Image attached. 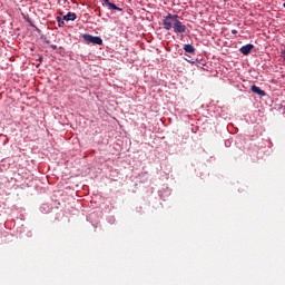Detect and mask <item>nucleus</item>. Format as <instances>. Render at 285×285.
<instances>
[{
    "label": "nucleus",
    "mask_w": 285,
    "mask_h": 285,
    "mask_svg": "<svg viewBox=\"0 0 285 285\" xmlns=\"http://www.w3.org/2000/svg\"><path fill=\"white\" fill-rule=\"evenodd\" d=\"M183 22L179 21V16L177 14H170L168 13L167 16H165V19L163 20V28H165V30L169 31L170 27L174 26H181Z\"/></svg>",
    "instance_id": "obj_1"
},
{
    "label": "nucleus",
    "mask_w": 285,
    "mask_h": 285,
    "mask_svg": "<svg viewBox=\"0 0 285 285\" xmlns=\"http://www.w3.org/2000/svg\"><path fill=\"white\" fill-rule=\"evenodd\" d=\"M82 40H85V42L87 43L96 46H101L104 43V40H101V38L87 33L82 35Z\"/></svg>",
    "instance_id": "obj_2"
},
{
    "label": "nucleus",
    "mask_w": 285,
    "mask_h": 285,
    "mask_svg": "<svg viewBox=\"0 0 285 285\" xmlns=\"http://www.w3.org/2000/svg\"><path fill=\"white\" fill-rule=\"evenodd\" d=\"M101 3H104V6H106L107 9H109V10L121 12V8L117 7L116 4H114L111 2H109V0H101Z\"/></svg>",
    "instance_id": "obj_3"
},
{
    "label": "nucleus",
    "mask_w": 285,
    "mask_h": 285,
    "mask_svg": "<svg viewBox=\"0 0 285 285\" xmlns=\"http://www.w3.org/2000/svg\"><path fill=\"white\" fill-rule=\"evenodd\" d=\"M170 29H173V32L175 33H185L187 31V27H185V24H174Z\"/></svg>",
    "instance_id": "obj_4"
},
{
    "label": "nucleus",
    "mask_w": 285,
    "mask_h": 285,
    "mask_svg": "<svg viewBox=\"0 0 285 285\" xmlns=\"http://www.w3.org/2000/svg\"><path fill=\"white\" fill-rule=\"evenodd\" d=\"M253 49H255V46H253V45L242 46L240 53L244 56H248L250 53V51H253Z\"/></svg>",
    "instance_id": "obj_5"
},
{
    "label": "nucleus",
    "mask_w": 285,
    "mask_h": 285,
    "mask_svg": "<svg viewBox=\"0 0 285 285\" xmlns=\"http://www.w3.org/2000/svg\"><path fill=\"white\" fill-rule=\"evenodd\" d=\"M250 90H252V92H254V94H256V95H258L261 97H265L266 96V92L263 91V89H261L259 87H257L255 85L250 87Z\"/></svg>",
    "instance_id": "obj_6"
},
{
    "label": "nucleus",
    "mask_w": 285,
    "mask_h": 285,
    "mask_svg": "<svg viewBox=\"0 0 285 285\" xmlns=\"http://www.w3.org/2000/svg\"><path fill=\"white\" fill-rule=\"evenodd\" d=\"M60 19L65 21H75L77 19V14L69 12Z\"/></svg>",
    "instance_id": "obj_7"
},
{
    "label": "nucleus",
    "mask_w": 285,
    "mask_h": 285,
    "mask_svg": "<svg viewBox=\"0 0 285 285\" xmlns=\"http://www.w3.org/2000/svg\"><path fill=\"white\" fill-rule=\"evenodd\" d=\"M183 50H185V52L193 55L195 53V48L191 45H185L183 46Z\"/></svg>",
    "instance_id": "obj_8"
},
{
    "label": "nucleus",
    "mask_w": 285,
    "mask_h": 285,
    "mask_svg": "<svg viewBox=\"0 0 285 285\" xmlns=\"http://www.w3.org/2000/svg\"><path fill=\"white\" fill-rule=\"evenodd\" d=\"M58 27L62 28L65 26V20L60 17L57 18Z\"/></svg>",
    "instance_id": "obj_9"
},
{
    "label": "nucleus",
    "mask_w": 285,
    "mask_h": 285,
    "mask_svg": "<svg viewBox=\"0 0 285 285\" xmlns=\"http://www.w3.org/2000/svg\"><path fill=\"white\" fill-rule=\"evenodd\" d=\"M238 31L236 29L232 30V35H236Z\"/></svg>",
    "instance_id": "obj_10"
},
{
    "label": "nucleus",
    "mask_w": 285,
    "mask_h": 285,
    "mask_svg": "<svg viewBox=\"0 0 285 285\" xmlns=\"http://www.w3.org/2000/svg\"><path fill=\"white\" fill-rule=\"evenodd\" d=\"M283 60H285V51H283Z\"/></svg>",
    "instance_id": "obj_11"
},
{
    "label": "nucleus",
    "mask_w": 285,
    "mask_h": 285,
    "mask_svg": "<svg viewBox=\"0 0 285 285\" xmlns=\"http://www.w3.org/2000/svg\"><path fill=\"white\" fill-rule=\"evenodd\" d=\"M39 60L42 61V57H40Z\"/></svg>",
    "instance_id": "obj_12"
},
{
    "label": "nucleus",
    "mask_w": 285,
    "mask_h": 285,
    "mask_svg": "<svg viewBox=\"0 0 285 285\" xmlns=\"http://www.w3.org/2000/svg\"><path fill=\"white\" fill-rule=\"evenodd\" d=\"M283 8H285V3H283Z\"/></svg>",
    "instance_id": "obj_13"
}]
</instances>
